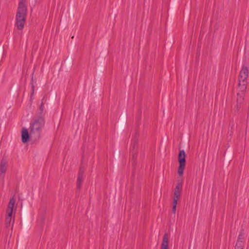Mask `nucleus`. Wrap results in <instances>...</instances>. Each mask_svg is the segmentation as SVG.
<instances>
[{
  "label": "nucleus",
  "mask_w": 249,
  "mask_h": 249,
  "mask_svg": "<svg viewBox=\"0 0 249 249\" xmlns=\"http://www.w3.org/2000/svg\"><path fill=\"white\" fill-rule=\"evenodd\" d=\"M27 15V6L24 0H20L16 15L15 26L18 30H22Z\"/></svg>",
  "instance_id": "1"
},
{
  "label": "nucleus",
  "mask_w": 249,
  "mask_h": 249,
  "mask_svg": "<svg viewBox=\"0 0 249 249\" xmlns=\"http://www.w3.org/2000/svg\"><path fill=\"white\" fill-rule=\"evenodd\" d=\"M45 123V119L43 117H39L31 122L29 128L30 137L35 140L38 139Z\"/></svg>",
  "instance_id": "2"
},
{
  "label": "nucleus",
  "mask_w": 249,
  "mask_h": 249,
  "mask_svg": "<svg viewBox=\"0 0 249 249\" xmlns=\"http://www.w3.org/2000/svg\"><path fill=\"white\" fill-rule=\"evenodd\" d=\"M249 76V70L247 67L243 66L239 73L238 79V89L244 93L246 91L247 85V78Z\"/></svg>",
  "instance_id": "3"
},
{
  "label": "nucleus",
  "mask_w": 249,
  "mask_h": 249,
  "mask_svg": "<svg viewBox=\"0 0 249 249\" xmlns=\"http://www.w3.org/2000/svg\"><path fill=\"white\" fill-rule=\"evenodd\" d=\"M185 156L186 154L184 150L179 151L178 154V160L179 162V167L178 173L179 176H181L183 174V171L185 166Z\"/></svg>",
  "instance_id": "4"
},
{
  "label": "nucleus",
  "mask_w": 249,
  "mask_h": 249,
  "mask_svg": "<svg viewBox=\"0 0 249 249\" xmlns=\"http://www.w3.org/2000/svg\"><path fill=\"white\" fill-rule=\"evenodd\" d=\"M30 137V133L26 128H23L22 130L21 140L23 143L26 142L29 137Z\"/></svg>",
  "instance_id": "5"
},
{
  "label": "nucleus",
  "mask_w": 249,
  "mask_h": 249,
  "mask_svg": "<svg viewBox=\"0 0 249 249\" xmlns=\"http://www.w3.org/2000/svg\"><path fill=\"white\" fill-rule=\"evenodd\" d=\"M45 96H44L43 99L41 100V104L40 106L38 109V115L39 117H43L44 116V104L46 101V99L45 98Z\"/></svg>",
  "instance_id": "6"
},
{
  "label": "nucleus",
  "mask_w": 249,
  "mask_h": 249,
  "mask_svg": "<svg viewBox=\"0 0 249 249\" xmlns=\"http://www.w3.org/2000/svg\"><path fill=\"white\" fill-rule=\"evenodd\" d=\"M15 203V199L12 197L9 202L8 207L6 210V213H13V208Z\"/></svg>",
  "instance_id": "7"
},
{
  "label": "nucleus",
  "mask_w": 249,
  "mask_h": 249,
  "mask_svg": "<svg viewBox=\"0 0 249 249\" xmlns=\"http://www.w3.org/2000/svg\"><path fill=\"white\" fill-rule=\"evenodd\" d=\"M160 249H168V237L167 233L163 235Z\"/></svg>",
  "instance_id": "8"
},
{
  "label": "nucleus",
  "mask_w": 249,
  "mask_h": 249,
  "mask_svg": "<svg viewBox=\"0 0 249 249\" xmlns=\"http://www.w3.org/2000/svg\"><path fill=\"white\" fill-rule=\"evenodd\" d=\"M7 161L5 160H2L0 163V171L1 173H5L7 170Z\"/></svg>",
  "instance_id": "9"
},
{
  "label": "nucleus",
  "mask_w": 249,
  "mask_h": 249,
  "mask_svg": "<svg viewBox=\"0 0 249 249\" xmlns=\"http://www.w3.org/2000/svg\"><path fill=\"white\" fill-rule=\"evenodd\" d=\"M83 171H82L81 170L78 174V176L77 178V188L79 189L80 188L82 180H83Z\"/></svg>",
  "instance_id": "10"
},
{
  "label": "nucleus",
  "mask_w": 249,
  "mask_h": 249,
  "mask_svg": "<svg viewBox=\"0 0 249 249\" xmlns=\"http://www.w3.org/2000/svg\"><path fill=\"white\" fill-rule=\"evenodd\" d=\"M7 215L5 218V224L7 227L10 225L12 220V213H7Z\"/></svg>",
  "instance_id": "11"
},
{
  "label": "nucleus",
  "mask_w": 249,
  "mask_h": 249,
  "mask_svg": "<svg viewBox=\"0 0 249 249\" xmlns=\"http://www.w3.org/2000/svg\"><path fill=\"white\" fill-rule=\"evenodd\" d=\"M243 100L242 95L240 93H237V108L238 110L241 107V103L242 101Z\"/></svg>",
  "instance_id": "12"
},
{
  "label": "nucleus",
  "mask_w": 249,
  "mask_h": 249,
  "mask_svg": "<svg viewBox=\"0 0 249 249\" xmlns=\"http://www.w3.org/2000/svg\"><path fill=\"white\" fill-rule=\"evenodd\" d=\"M182 184L180 183H178L175 188L174 193H177L178 194H180Z\"/></svg>",
  "instance_id": "13"
},
{
  "label": "nucleus",
  "mask_w": 249,
  "mask_h": 249,
  "mask_svg": "<svg viewBox=\"0 0 249 249\" xmlns=\"http://www.w3.org/2000/svg\"><path fill=\"white\" fill-rule=\"evenodd\" d=\"M179 196H180V194H178L177 193H174L173 204H177L178 201V200Z\"/></svg>",
  "instance_id": "14"
},
{
  "label": "nucleus",
  "mask_w": 249,
  "mask_h": 249,
  "mask_svg": "<svg viewBox=\"0 0 249 249\" xmlns=\"http://www.w3.org/2000/svg\"><path fill=\"white\" fill-rule=\"evenodd\" d=\"M243 248L244 243H242L240 241L236 242L234 249H243Z\"/></svg>",
  "instance_id": "15"
},
{
  "label": "nucleus",
  "mask_w": 249,
  "mask_h": 249,
  "mask_svg": "<svg viewBox=\"0 0 249 249\" xmlns=\"http://www.w3.org/2000/svg\"><path fill=\"white\" fill-rule=\"evenodd\" d=\"M244 233L243 232V231H242L240 232V233L238 236L237 242L240 241L242 243H244Z\"/></svg>",
  "instance_id": "16"
},
{
  "label": "nucleus",
  "mask_w": 249,
  "mask_h": 249,
  "mask_svg": "<svg viewBox=\"0 0 249 249\" xmlns=\"http://www.w3.org/2000/svg\"><path fill=\"white\" fill-rule=\"evenodd\" d=\"M177 205V204H173L172 212L174 213H176Z\"/></svg>",
  "instance_id": "17"
},
{
  "label": "nucleus",
  "mask_w": 249,
  "mask_h": 249,
  "mask_svg": "<svg viewBox=\"0 0 249 249\" xmlns=\"http://www.w3.org/2000/svg\"><path fill=\"white\" fill-rule=\"evenodd\" d=\"M34 86H32V93L31 94V95L32 96L34 94Z\"/></svg>",
  "instance_id": "18"
}]
</instances>
